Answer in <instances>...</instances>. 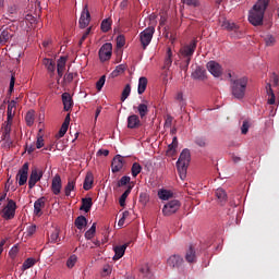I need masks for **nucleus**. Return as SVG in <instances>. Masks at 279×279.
Masks as SVG:
<instances>
[{
    "instance_id": "obj_18",
    "label": "nucleus",
    "mask_w": 279,
    "mask_h": 279,
    "mask_svg": "<svg viewBox=\"0 0 279 279\" xmlns=\"http://www.w3.org/2000/svg\"><path fill=\"white\" fill-rule=\"evenodd\" d=\"M51 191L53 195H60L62 192V178H60V174H56L52 179L51 183Z\"/></svg>"
},
{
    "instance_id": "obj_20",
    "label": "nucleus",
    "mask_w": 279,
    "mask_h": 279,
    "mask_svg": "<svg viewBox=\"0 0 279 279\" xmlns=\"http://www.w3.org/2000/svg\"><path fill=\"white\" fill-rule=\"evenodd\" d=\"M45 202H46V198L45 196H43L34 203V214L37 217H40V215H43V208H45Z\"/></svg>"
},
{
    "instance_id": "obj_27",
    "label": "nucleus",
    "mask_w": 279,
    "mask_h": 279,
    "mask_svg": "<svg viewBox=\"0 0 279 279\" xmlns=\"http://www.w3.org/2000/svg\"><path fill=\"white\" fill-rule=\"evenodd\" d=\"M125 250H128V244L116 246L114 247L116 255L113 256V260H119V258H123V256L125 254Z\"/></svg>"
},
{
    "instance_id": "obj_21",
    "label": "nucleus",
    "mask_w": 279,
    "mask_h": 279,
    "mask_svg": "<svg viewBox=\"0 0 279 279\" xmlns=\"http://www.w3.org/2000/svg\"><path fill=\"white\" fill-rule=\"evenodd\" d=\"M62 102H63L65 112H69V110L73 108V98L71 97V94L63 93Z\"/></svg>"
},
{
    "instance_id": "obj_11",
    "label": "nucleus",
    "mask_w": 279,
    "mask_h": 279,
    "mask_svg": "<svg viewBox=\"0 0 279 279\" xmlns=\"http://www.w3.org/2000/svg\"><path fill=\"white\" fill-rule=\"evenodd\" d=\"M89 23H90V11H88V5H85L82 11L81 17L78 20V25L81 29H86Z\"/></svg>"
},
{
    "instance_id": "obj_9",
    "label": "nucleus",
    "mask_w": 279,
    "mask_h": 279,
    "mask_svg": "<svg viewBox=\"0 0 279 279\" xmlns=\"http://www.w3.org/2000/svg\"><path fill=\"white\" fill-rule=\"evenodd\" d=\"M29 173V163L26 162L22 166V168L19 170L16 179L19 181V186H25L27 184V178Z\"/></svg>"
},
{
    "instance_id": "obj_17",
    "label": "nucleus",
    "mask_w": 279,
    "mask_h": 279,
    "mask_svg": "<svg viewBox=\"0 0 279 279\" xmlns=\"http://www.w3.org/2000/svg\"><path fill=\"white\" fill-rule=\"evenodd\" d=\"M184 263V258L180 255H172L168 258L167 264L169 267H172V269H180Z\"/></svg>"
},
{
    "instance_id": "obj_57",
    "label": "nucleus",
    "mask_w": 279,
    "mask_h": 279,
    "mask_svg": "<svg viewBox=\"0 0 279 279\" xmlns=\"http://www.w3.org/2000/svg\"><path fill=\"white\" fill-rule=\"evenodd\" d=\"M26 234L27 236H33L34 234H36V225L27 227Z\"/></svg>"
},
{
    "instance_id": "obj_33",
    "label": "nucleus",
    "mask_w": 279,
    "mask_h": 279,
    "mask_svg": "<svg viewBox=\"0 0 279 279\" xmlns=\"http://www.w3.org/2000/svg\"><path fill=\"white\" fill-rule=\"evenodd\" d=\"M75 191V179H69L68 184L64 187L65 196H71V192Z\"/></svg>"
},
{
    "instance_id": "obj_28",
    "label": "nucleus",
    "mask_w": 279,
    "mask_h": 279,
    "mask_svg": "<svg viewBox=\"0 0 279 279\" xmlns=\"http://www.w3.org/2000/svg\"><path fill=\"white\" fill-rule=\"evenodd\" d=\"M90 208H93V198L92 197L82 198V205L80 210H84V213H90Z\"/></svg>"
},
{
    "instance_id": "obj_38",
    "label": "nucleus",
    "mask_w": 279,
    "mask_h": 279,
    "mask_svg": "<svg viewBox=\"0 0 279 279\" xmlns=\"http://www.w3.org/2000/svg\"><path fill=\"white\" fill-rule=\"evenodd\" d=\"M57 71H66V57H60L57 61Z\"/></svg>"
},
{
    "instance_id": "obj_54",
    "label": "nucleus",
    "mask_w": 279,
    "mask_h": 279,
    "mask_svg": "<svg viewBox=\"0 0 279 279\" xmlns=\"http://www.w3.org/2000/svg\"><path fill=\"white\" fill-rule=\"evenodd\" d=\"M19 254V245H14L10 251H9V256L14 260Z\"/></svg>"
},
{
    "instance_id": "obj_42",
    "label": "nucleus",
    "mask_w": 279,
    "mask_h": 279,
    "mask_svg": "<svg viewBox=\"0 0 279 279\" xmlns=\"http://www.w3.org/2000/svg\"><path fill=\"white\" fill-rule=\"evenodd\" d=\"M36 265V259L29 257L27 258L24 263H23V270H27V269H31V267H34Z\"/></svg>"
},
{
    "instance_id": "obj_41",
    "label": "nucleus",
    "mask_w": 279,
    "mask_h": 279,
    "mask_svg": "<svg viewBox=\"0 0 279 279\" xmlns=\"http://www.w3.org/2000/svg\"><path fill=\"white\" fill-rule=\"evenodd\" d=\"M132 193V186H129L125 192L120 196L119 204L120 206H125V199H128V196Z\"/></svg>"
},
{
    "instance_id": "obj_40",
    "label": "nucleus",
    "mask_w": 279,
    "mask_h": 279,
    "mask_svg": "<svg viewBox=\"0 0 279 279\" xmlns=\"http://www.w3.org/2000/svg\"><path fill=\"white\" fill-rule=\"evenodd\" d=\"M194 143L198 147H206L208 145V140L204 136H196Z\"/></svg>"
},
{
    "instance_id": "obj_44",
    "label": "nucleus",
    "mask_w": 279,
    "mask_h": 279,
    "mask_svg": "<svg viewBox=\"0 0 279 279\" xmlns=\"http://www.w3.org/2000/svg\"><path fill=\"white\" fill-rule=\"evenodd\" d=\"M75 263H77V255H71L66 260V267L69 269H73V267H75Z\"/></svg>"
},
{
    "instance_id": "obj_7",
    "label": "nucleus",
    "mask_w": 279,
    "mask_h": 279,
    "mask_svg": "<svg viewBox=\"0 0 279 279\" xmlns=\"http://www.w3.org/2000/svg\"><path fill=\"white\" fill-rule=\"evenodd\" d=\"M180 201H170L163 206L162 214L165 215V217H171V215H175L177 210H180Z\"/></svg>"
},
{
    "instance_id": "obj_46",
    "label": "nucleus",
    "mask_w": 279,
    "mask_h": 279,
    "mask_svg": "<svg viewBox=\"0 0 279 279\" xmlns=\"http://www.w3.org/2000/svg\"><path fill=\"white\" fill-rule=\"evenodd\" d=\"M131 173H132L133 178H136V175H138V173H141V163H138V162L133 163Z\"/></svg>"
},
{
    "instance_id": "obj_13",
    "label": "nucleus",
    "mask_w": 279,
    "mask_h": 279,
    "mask_svg": "<svg viewBox=\"0 0 279 279\" xmlns=\"http://www.w3.org/2000/svg\"><path fill=\"white\" fill-rule=\"evenodd\" d=\"M11 132H12V122L8 121L7 124L4 125L3 128V133H2V141H5V144L9 146V147H12L13 145V141H12V137H11Z\"/></svg>"
},
{
    "instance_id": "obj_56",
    "label": "nucleus",
    "mask_w": 279,
    "mask_h": 279,
    "mask_svg": "<svg viewBox=\"0 0 279 279\" xmlns=\"http://www.w3.org/2000/svg\"><path fill=\"white\" fill-rule=\"evenodd\" d=\"M147 90V77L142 76L141 77V94L143 95V93Z\"/></svg>"
},
{
    "instance_id": "obj_30",
    "label": "nucleus",
    "mask_w": 279,
    "mask_h": 279,
    "mask_svg": "<svg viewBox=\"0 0 279 279\" xmlns=\"http://www.w3.org/2000/svg\"><path fill=\"white\" fill-rule=\"evenodd\" d=\"M266 93L268 95V104L269 106H274L276 104V94H274V89H271V84L266 85Z\"/></svg>"
},
{
    "instance_id": "obj_8",
    "label": "nucleus",
    "mask_w": 279,
    "mask_h": 279,
    "mask_svg": "<svg viewBox=\"0 0 279 279\" xmlns=\"http://www.w3.org/2000/svg\"><path fill=\"white\" fill-rule=\"evenodd\" d=\"M155 32L156 28H154V26H149L141 33V43L144 49H146L149 43H151V38H154Z\"/></svg>"
},
{
    "instance_id": "obj_14",
    "label": "nucleus",
    "mask_w": 279,
    "mask_h": 279,
    "mask_svg": "<svg viewBox=\"0 0 279 279\" xmlns=\"http://www.w3.org/2000/svg\"><path fill=\"white\" fill-rule=\"evenodd\" d=\"M123 165H125V161L123 160V156L116 155L111 162L112 173H119V171L123 169Z\"/></svg>"
},
{
    "instance_id": "obj_31",
    "label": "nucleus",
    "mask_w": 279,
    "mask_h": 279,
    "mask_svg": "<svg viewBox=\"0 0 279 279\" xmlns=\"http://www.w3.org/2000/svg\"><path fill=\"white\" fill-rule=\"evenodd\" d=\"M185 260L187 263H195V260H197V256L195 255V248H193V246H190V248L187 250L185 254Z\"/></svg>"
},
{
    "instance_id": "obj_48",
    "label": "nucleus",
    "mask_w": 279,
    "mask_h": 279,
    "mask_svg": "<svg viewBox=\"0 0 279 279\" xmlns=\"http://www.w3.org/2000/svg\"><path fill=\"white\" fill-rule=\"evenodd\" d=\"M124 71H125V65L120 64V65H118V66L116 68V70L112 71L111 76H112V77H118V75H119L120 73H123Z\"/></svg>"
},
{
    "instance_id": "obj_53",
    "label": "nucleus",
    "mask_w": 279,
    "mask_h": 279,
    "mask_svg": "<svg viewBox=\"0 0 279 279\" xmlns=\"http://www.w3.org/2000/svg\"><path fill=\"white\" fill-rule=\"evenodd\" d=\"M250 122L244 120L241 126V134H247V132H250Z\"/></svg>"
},
{
    "instance_id": "obj_36",
    "label": "nucleus",
    "mask_w": 279,
    "mask_h": 279,
    "mask_svg": "<svg viewBox=\"0 0 279 279\" xmlns=\"http://www.w3.org/2000/svg\"><path fill=\"white\" fill-rule=\"evenodd\" d=\"M101 32H105V33H108L112 29V20L111 19H105L102 22H101Z\"/></svg>"
},
{
    "instance_id": "obj_45",
    "label": "nucleus",
    "mask_w": 279,
    "mask_h": 279,
    "mask_svg": "<svg viewBox=\"0 0 279 279\" xmlns=\"http://www.w3.org/2000/svg\"><path fill=\"white\" fill-rule=\"evenodd\" d=\"M25 121L28 128H32V125H34V111H28L26 113Z\"/></svg>"
},
{
    "instance_id": "obj_25",
    "label": "nucleus",
    "mask_w": 279,
    "mask_h": 279,
    "mask_svg": "<svg viewBox=\"0 0 279 279\" xmlns=\"http://www.w3.org/2000/svg\"><path fill=\"white\" fill-rule=\"evenodd\" d=\"M173 64V51H171V48L167 49L165 61H163V69H171V65Z\"/></svg>"
},
{
    "instance_id": "obj_23",
    "label": "nucleus",
    "mask_w": 279,
    "mask_h": 279,
    "mask_svg": "<svg viewBox=\"0 0 279 279\" xmlns=\"http://www.w3.org/2000/svg\"><path fill=\"white\" fill-rule=\"evenodd\" d=\"M44 65L50 73V77H53L56 75V61L53 59H44Z\"/></svg>"
},
{
    "instance_id": "obj_59",
    "label": "nucleus",
    "mask_w": 279,
    "mask_h": 279,
    "mask_svg": "<svg viewBox=\"0 0 279 279\" xmlns=\"http://www.w3.org/2000/svg\"><path fill=\"white\" fill-rule=\"evenodd\" d=\"M16 82V78L14 77V75L11 76V81H10V85H9V93H13L14 92V84Z\"/></svg>"
},
{
    "instance_id": "obj_16",
    "label": "nucleus",
    "mask_w": 279,
    "mask_h": 279,
    "mask_svg": "<svg viewBox=\"0 0 279 279\" xmlns=\"http://www.w3.org/2000/svg\"><path fill=\"white\" fill-rule=\"evenodd\" d=\"M13 37L14 31H12V28H2L0 33V45H5L7 43H10V40H12Z\"/></svg>"
},
{
    "instance_id": "obj_37",
    "label": "nucleus",
    "mask_w": 279,
    "mask_h": 279,
    "mask_svg": "<svg viewBox=\"0 0 279 279\" xmlns=\"http://www.w3.org/2000/svg\"><path fill=\"white\" fill-rule=\"evenodd\" d=\"M141 274L142 277L145 279H153L154 278V274L151 272V270L149 269V265L146 264L142 269H141Z\"/></svg>"
},
{
    "instance_id": "obj_61",
    "label": "nucleus",
    "mask_w": 279,
    "mask_h": 279,
    "mask_svg": "<svg viewBox=\"0 0 279 279\" xmlns=\"http://www.w3.org/2000/svg\"><path fill=\"white\" fill-rule=\"evenodd\" d=\"M90 34V27L86 29V32L83 34L82 38L80 39V45H82V43H84V40H86V38H88V35Z\"/></svg>"
},
{
    "instance_id": "obj_60",
    "label": "nucleus",
    "mask_w": 279,
    "mask_h": 279,
    "mask_svg": "<svg viewBox=\"0 0 279 279\" xmlns=\"http://www.w3.org/2000/svg\"><path fill=\"white\" fill-rule=\"evenodd\" d=\"M173 123V117L168 116L166 118L165 128H171V124Z\"/></svg>"
},
{
    "instance_id": "obj_5",
    "label": "nucleus",
    "mask_w": 279,
    "mask_h": 279,
    "mask_svg": "<svg viewBox=\"0 0 279 279\" xmlns=\"http://www.w3.org/2000/svg\"><path fill=\"white\" fill-rule=\"evenodd\" d=\"M221 27H222V29L230 32L232 38H243V36H245V33L243 32V29H241V26H239L234 22L225 20L221 24Z\"/></svg>"
},
{
    "instance_id": "obj_34",
    "label": "nucleus",
    "mask_w": 279,
    "mask_h": 279,
    "mask_svg": "<svg viewBox=\"0 0 279 279\" xmlns=\"http://www.w3.org/2000/svg\"><path fill=\"white\" fill-rule=\"evenodd\" d=\"M14 108H16V101L12 100L9 102L7 109L8 121H12V119H14Z\"/></svg>"
},
{
    "instance_id": "obj_1",
    "label": "nucleus",
    "mask_w": 279,
    "mask_h": 279,
    "mask_svg": "<svg viewBox=\"0 0 279 279\" xmlns=\"http://www.w3.org/2000/svg\"><path fill=\"white\" fill-rule=\"evenodd\" d=\"M269 5V0H258L253 10L250 11L248 21L251 25L258 27V25H263V19H265V11Z\"/></svg>"
},
{
    "instance_id": "obj_39",
    "label": "nucleus",
    "mask_w": 279,
    "mask_h": 279,
    "mask_svg": "<svg viewBox=\"0 0 279 279\" xmlns=\"http://www.w3.org/2000/svg\"><path fill=\"white\" fill-rule=\"evenodd\" d=\"M158 197L159 199H163V201L171 199V197H173V193L169 190H160L158 192Z\"/></svg>"
},
{
    "instance_id": "obj_24",
    "label": "nucleus",
    "mask_w": 279,
    "mask_h": 279,
    "mask_svg": "<svg viewBox=\"0 0 279 279\" xmlns=\"http://www.w3.org/2000/svg\"><path fill=\"white\" fill-rule=\"evenodd\" d=\"M94 182H95V177L93 175V172H87L83 183L84 191H90V189H93Z\"/></svg>"
},
{
    "instance_id": "obj_35",
    "label": "nucleus",
    "mask_w": 279,
    "mask_h": 279,
    "mask_svg": "<svg viewBox=\"0 0 279 279\" xmlns=\"http://www.w3.org/2000/svg\"><path fill=\"white\" fill-rule=\"evenodd\" d=\"M48 241L50 243H59L60 242V229L54 228L52 230V232L50 233Z\"/></svg>"
},
{
    "instance_id": "obj_2",
    "label": "nucleus",
    "mask_w": 279,
    "mask_h": 279,
    "mask_svg": "<svg viewBox=\"0 0 279 279\" xmlns=\"http://www.w3.org/2000/svg\"><path fill=\"white\" fill-rule=\"evenodd\" d=\"M246 88L247 77L231 78V95H233L235 99H243Z\"/></svg>"
},
{
    "instance_id": "obj_52",
    "label": "nucleus",
    "mask_w": 279,
    "mask_h": 279,
    "mask_svg": "<svg viewBox=\"0 0 279 279\" xmlns=\"http://www.w3.org/2000/svg\"><path fill=\"white\" fill-rule=\"evenodd\" d=\"M130 177L128 175H124L122 177L119 181H118V186L121 187V186H126L128 184H130Z\"/></svg>"
},
{
    "instance_id": "obj_15",
    "label": "nucleus",
    "mask_w": 279,
    "mask_h": 279,
    "mask_svg": "<svg viewBox=\"0 0 279 279\" xmlns=\"http://www.w3.org/2000/svg\"><path fill=\"white\" fill-rule=\"evenodd\" d=\"M207 70L214 77H221V73H223L221 65L217 61H209L207 63Z\"/></svg>"
},
{
    "instance_id": "obj_29",
    "label": "nucleus",
    "mask_w": 279,
    "mask_h": 279,
    "mask_svg": "<svg viewBox=\"0 0 279 279\" xmlns=\"http://www.w3.org/2000/svg\"><path fill=\"white\" fill-rule=\"evenodd\" d=\"M74 225L76 226L77 230H84V228L88 226V219H86L84 216H78L75 219Z\"/></svg>"
},
{
    "instance_id": "obj_10",
    "label": "nucleus",
    "mask_w": 279,
    "mask_h": 279,
    "mask_svg": "<svg viewBox=\"0 0 279 279\" xmlns=\"http://www.w3.org/2000/svg\"><path fill=\"white\" fill-rule=\"evenodd\" d=\"M99 59L101 62H106L112 58V44L106 43L99 49Z\"/></svg>"
},
{
    "instance_id": "obj_55",
    "label": "nucleus",
    "mask_w": 279,
    "mask_h": 279,
    "mask_svg": "<svg viewBox=\"0 0 279 279\" xmlns=\"http://www.w3.org/2000/svg\"><path fill=\"white\" fill-rule=\"evenodd\" d=\"M106 84V75H102L96 83L97 90H101L104 88V85Z\"/></svg>"
},
{
    "instance_id": "obj_6",
    "label": "nucleus",
    "mask_w": 279,
    "mask_h": 279,
    "mask_svg": "<svg viewBox=\"0 0 279 279\" xmlns=\"http://www.w3.org/2000/svg\"><path fill=\"white\" fill-rule=\"evenodd\" d=\"M16 215V202L13 199L8 198L7 206L2 209V217L7 221L10 219H14V216Z\"/></svg>"
},
{
    "instance_id": "obj_19",
    "label": "nucleus",
    "mask_w": 279,
    "mask_h": 279,
    "mask_svg": "<svg viewBox=\"0 0 279 279\" xmlns=\"http://www.w3.org/2000/svg\"><path fill=\"white\" fill-rule=\"evenodd\" d=\"M193 80H206V69L201 65H196L195 70L192 72Z\"/></svg>"
},
{
    "instance_id": "obj_43",
    "label": "nucleus",
    "mask_w": 279,
    "mask_h": 279,
    "mask_svg": "<svg viewBox=\"0 0 279 279\" xmlns=\"http://www.w3.org/2000/svg\"><path fill=\"white\" fill-rule=\"evenodd\" d=\"M130 93H132V87L130 86V84H126L122 92L121 101H125V99L130 97Z\"/></svg>"
},
{
    "instance_id": "obj_47",
    "label": "nucleus",
    "mask_w": 279,
    "mask_h": 279,
    "mask_svg": "<svg viewBox=\"0 0 279 279\" xmlns=\"http://www.w3.org/2000/svg\"><path fill=\"white\" fill-rule=\"evenodd\" d=\"M266 47H274L276 45V37L272 35H267L265 37Z\"/></svg>"
},
{
    "instance_id": "obj_58",
    "label": "nucleus",
    "mask_w": 279,
    "mask_h": 279,
    "mask_svg": "<svg viewBox=\"0 0 279 279\" xmlns=\"http://www.w3.org/2000/svg\"><path fill=\"white\" fill-rule=\"evenodd\" d=\"M110 274H112V268L109 265L104 266L102 276H110Z\"/></svg>"
},
{
    "instance_id": "obj_63",
    "label": "nucleus",
    "mask_w": 279,
    "mask_h": 279,
    "mask_svg": "<svg viewBox=\"0 0 279 279\" xmlns=\"http://www.w3.org/2000/svg\"><path fill=\"white\" fill-rule=\"evenodd\" d=\"M186 5H194V8H197L199 5V2L197 0H185Z\"/></svg>"
},
{
    "instance_id": "obj_22",
    "label": "nucleus",
    "mask_w": 279,
    "mask_h": 279,
    "mask_svg": "<svg viewBox=\"0 0 279 279\" xmlns=\"http://www.w3.org/2000/svg\"><path fill=\"white\" fill-rule=\"evenodd\" d=\"M141 125V119L136 114H132L128 118V128L130 130H135Z\"/></svg>"
},
{
    "instance_id": "obj_3",
    "label": "nucleus",
    "mask_w": 279,
    "mask_h": 279,
    "mask_svg": "<svg viewBox=\"0 0 279 279\" xmlns=\"http://www.w3.org/2000/svg\"><path fill=\"white\" fill-rule=\"evenodd\" d=\"M189 165H191V150H189V148H184L177 161V169L181 180L186 178Z\"/></svg>"
},
{
    "instance_id": "obj_51",
    "label": "nucleus",
    "mask_w": 279,
    "mask_h": 279,
    "mask_svg": "<svg viewBox=\"0 0 279 279\" xmlns=\"http://www.w3.org/2000/svg\"><path fill=\"white\" fill-rule=\"evenodd\" d=\"M43 147H45V138L43 135L38 134L36 141V149H43Z\"/></svg>"
},
{
    "instance_id": "obj_62",
    "label": "nucleus",
    "mask_w": 279,
    "mask_h": 279,
    "mask_svg": "<svg viewBox=\"0 0 279 279\" xmlns=\"http://www.w3.org/2000/svg\"><path fill=\"white\" fill-rule=\"evenodd\" d=\"M93 236H95V232L90 231V229L85 232V239H87V241H90Z\"/></svg>"
},
{
    "instance_id": "obj_64",
    "label": "nucleus",
    "mask_w": 279,
    "mask_h": 279,
    "mask_svg": "<svg viewBox=\"0 0 279 279\" xmlns=\"http://www.w3.org/2000/svg\"><path fill=\"white\" fill-rule=\"evenodd\" d=\"M64 80L68 82V84H71V82H73V73L65 74Z\"/></svg>"
},
{
    "instance_id": "obj_12",
    "label": "nucleus",
    "mask_w": 279,
    "mask_h": 279,
    "mask_svg": "<svg viewBox=\"0 0 279 279\" xmlns=\"http://www.w3.org/2000/svg\"><path fill=\"white\" fill-rule=\"evenodd\" d=\"M43 179V171H38V169H33L28 179V189H34L36 183L40 182Z\"/></svg>"
},
{
    "instance_id": "obj_32",
    "label": "nucleus",
    "mask_w": 279,
    "mask_h": 279,
    "mask_svg": "<svg viewBox=\"0 0 279 279\" xmlns=\"http://www.w3.org/2000/svg\"><path fill=\"white\" fill-rule=\"evenodd\" d=\"M149 114V101L143 99L141 104V119L147 117Z\"/></svg>"
},
{
    "instance_id": "obj_49",
    "label": "nucleus",
    "mask_w": 279,
    "mask_h": 279,
    "mask_svg": "<svg viewBox=\"0 0 279 279\" xmlns=\"http://www.w3.org/2000/svg\"><path fill=\"white\" fill-rule=\"evenodd\" d=\"M117 48L122 49V47H125V36L120 35L117 37Z\"/></svg>"
},
{
    "instance_id": "obj_4",
    "label": "nucleus",
    "mask_w": 279,
    "mask_h": 279,
    "mask_svg": "<svg viewBox=\"0 0 279 279\" xmlns=\"http://www.w3.org/2000/svg\"><path fill=\"white\" fill-rule=\"evenodd\" d=\"M197 49V40H192L189 45L181 47L179 50V54L181 60L184 61L185 69H189V64H191V60H193V53Z\"/></svg>"
},
{
    "instance_id": "obj_26",
    "label": "nucleus",
    "mask_w": 279,
    "mask_h": 279,
    "mask_svg": "<svg viewBox=\"0 0 279 279\" xmlns=\"http://www.w3.org/2000/svg\"><path fill=\"white\" fill-rule=\"evenodd\" d=\"M216 197L221 206H223V204H226L228 202V194L226 193V191L223 189L216 190Z\"/></svg>"
},
{
    "instance_id": "obj_50",
    "label": "nucleus",
    "mask_w": 279,
    "mask_h": 279,
    "mask_svg": "<svg viewBox=\"0 0 279 279\" xmlns=\"http://www.w3.org/2000/svg\"><path fill=\"white\" fill-rule=\"evenodd\" d=\"M66 132H69V126L66 124H62L56 136L58 138H62L64 136V134H66Z\"/></svg>"
}]
</instances>
